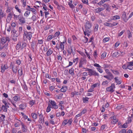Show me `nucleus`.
I'll list each match as a JSON object with an SVG mask.
<instances>
[{
    "mask_svg": "<svg viewBox=\"0 0 133 133\" xmlns=\"http://www.w3.org/2000/svg\"><path fill=\"white\" fill-rule=\"evenodd\" d=\"M91 27V24L90 22L87 21L86 22V25L85 27V30L84 32L85 35H87L88 36L90 35L89 33H91V30L90 29Z\"/></svg>",
    "mask_w": 133,
    "mask_h": 133,
    "instance_id": "nucleus-1",
    "label": "nucleus"
},
{
    "mask_svg": "<svg viewBox=\"0 0 133 133\" xmlns=\"http://www.w3.org/2000/svg\"><path fill=\"white\" fill-rule=\"evenodd\" d=\"M85 69H86V70H85L88 72V75L90 76H99V74L96 71L93 70L92 69H89L87 68H85Z\"/></svg>",
    "mask_w": 133,
    "mask_h": 133,
    "instance_id": "nucleus-2",
    "label": "nucleus"
},
{
    "mask_svg": "<svg viewBox=\"0 0 133 133\" xmlns=\"http://www.w3.org/2000/svg\"><path fill=\"white\" fill-rule=\"evenodd\" d=\"M32 37V34L31 32H28L27 31L24 30L23 37L24 39L27 38L30 40Z\"/></svg>",
    "mask_w": 133,
    "mask_h": 133,
    "instance_id": "nucleus-3",
    "label": "nucleus"
},
{
    "mask_svg": "<svg viewBox=\"0 0 133 133\" xmlns=\"http://www.w3.org/2000/svg\"><path fill=\"white\" fill-rule=\"evenodd\" d=\"M115 88V86L114 83L111 84L110 86L106 88V90L108 92H110L111 93L114 91V89Z\"/></svg>",
    "mask_w": 133,
    "mask_h": 133,
    "instance_id": "nucleus-4",
    "label": "nucleus"
},
{
    "mask_svg": "<svg viewBox=\"0 0 133 133\" xmlns=\"http://www.w3.org/2000/svg\"><path fill=\"white\" fill-rule=\"evenodd\" d=\"M0 43L2 44H4L6 43H7L10 41V39L9 37H3L0 38Z\"/></svg>",
    "mask_w": 133,
    "mask_h": 133,
    "instance_id": "nucleus-5",
    "label": "nucleus"
},
{
    "mask_svg": "<svg viewBox=\"0 0 133 133\" xmlns=\"http://www.w3.org/2000/svg\"><path fill=\"white\" fill-rule=\"evenodd\" d=\"M10 68L12 69V71L14 74H16L17 72V70L18 69L19 66L15 65V64H12L11 63L10 65Z\"/></svg>",
    "mask_w": 133,
    "mask_h": 133,
    "instance_id": "nucleus-6",
    "label": "nucleus"
},
{
    "mask_svg": "<svg viewBox=\"0 0 133 133\" xmlns=\"http://www.w3.org/2000/svg\"><path fill=\"white\" fill-rule=\"evenodd\" d=\"M72 122V118L70 119L69 120L65 119L63 122L62 123V125L65 126L67 124H68L69 125H70Z\"/></svg>",
    "mask_w": 133,
    "mask_h": 133,
    "instance_id": "nucleus-7",
    "label": "nucleus"
},
{
    "mask_svg": "<svg viewBox=\"0 0 133 133\" xmlns=\"http://www.w3.org/2000/svg\"><path fill=\"white\" fill-rule=\"evenodd\" d=\"M20 121L21 125H22L21 129L22 131L24 132H25L27 131V128L26 126L24 125V124L20 121Z\"/></svg>",
    "mask_w": 133,
    "mask_h": 133,
    "instance_id": "nucleus-8",
    "label": "nucleus"
},
{
    "mask_svg": "<svg viewBox=\"0 0 133 133\" xmlns=\"http://www.w3.org/2000/svg\"><path fill=\"white\" fill-rule=\"evenodd\" d=\"M8 68L9 67L6 64H1V72L2 73H3L5 70L8 69Z\"/></svg>",
    "mask_w": 133,
    "mask_h": 133,
    "instance_id": "nucleus-9",
    "label": "nucleus"
},
{
    "mask_svg": "<svg viewBox=\"0 0 133 133\" xmlns=\"http://www.w3.org/2000/svg\"><path fill=\"white\" fill-rule=\"evenodd\" d=\"M111 119V124H114L117 122L118 121V119H117L115 116L111 117L110 118Z\"/></svg>",
    "mask_w": 133,
    "mask_h": 133,
    "instance_id": "nucleus-10",
    "label": "nucleus"
},
{
    "mask_svg": "<svg viewBox=\"0 0 133 133\" xmlns=\"http://www.w3.org/2000/svg\"><path fill=\"white\" fill-rule=\"evenodd\" d=\"M38 122L40 123H44V118L43 116L42 113L40 114L39 115Z\"/></svg>",
    "mask_w": 133,
    "mask_h": 133,
    "instance_id": "nucleus-11",
    "label": "nucleus"
},
{
    "mask_svg": "<svg viewBox=\"0 0 133 133\" xmlns=\"http://www.w3.org/2000/svg\"><path fill=\"white\" fill-rule=\"evenodd\" d=\"M20 100L21 98L19 96L16 95L13 97L12 102L16 103L17 101H19Z\"/></svg>",
    "mask_w": 133,
    "mask_h": 133,
    "instance_id": "nucleus-12",
    "label": "nucleus"
},
{
    "mask_svg": "<svg viewBox=\"0 0 133 133\" xmlns=\"http://www.w3.org/2000/svg\"><path fill=\"white\" fill-rule=\"evenodd\" d=\"M12 13L11 12H10L8 14L7 18L6 19V21L7 23H9L10 22L12 17Z\"/></svg>",
    "mask_w": 133,
    "mask_h": 133,
    "instance_id": "nucleus-13",
    "label": "nucleus"
},
{
    "mask_svg": "<svg viewBox=\"0 0 133 133\" xmlns=\"http://www.w3.org/2000/svg\"><path fill=\"white\" fill-rule=\"evenodd\" d=\"M18 20L21 24H24L26 22L25 18L22 16H21L19 17Z\"/></svg>",
    "mask_w": 133,
    "mask_h": 133,
    "instance_id": "nucleus-14",
    "label": "nucleus"
},
{
    "mask_svg": "<svg viewBox=\"0 0 133 133\" xmlns=\"http://www.w3.org/2000/svg\"><path fill=\"white\" fill-rule=\"evenodd\" d=\"M51 105L52 106V108H54L55 109H57L58 108V105H56V103L54 101L50 100V101Z\"/></svg>",
    "mask_w": 133,
    "mask_h": 133,
    "instance_id": "nucleus-15",
    "label": "nucleus"
},
{
    "mask_svg": "<svg viewBox=\"0 0 133 133\" xmlns=\"http://www.w3.org/2000/svg\"><path fill=\"white\" fill-rule=\"evenodd\" d=\"M122 18L123 19L124 21L125 22H127L128 20V18H127V16H126V13L125 12H124L123 13V14L122 15Z\"/></svg>",
    "mask_w": 133,
    "mask_h": 133,
    "instance_id": "nucleus-16",
    "label": "nucleus"
},
{
    "mask_svg": "<svg viewBox=\"0 0 133 133\" xmlns=\"http://www.w3.org/2000/svg\"><path fill=\"white\" fill-rule=\"evenodd\" d=\"M104 8L103 7L98 8L94 10V11L96 13H99L101 11L104 10Z\"/></svg>",
    "mask_w": 133,
    "mask_h": 133,
    "instance_id": "nucleus-17",
    "label": "nucleus"
},
{
    "mask_svg": "<svg viewBox=\"0 0 133 133\" xmlns=\"http://www.w3.org/2000/svg\"><path fill=\"white\" fill-rule=\"evenodd\" d=\"M8 44L7 43L5 44L3 46H2L1 45L0 46V51L4 49V50H5V51H6L8 49Z\"/></svg>",
    "mask_w": 133,
    "mask_h": 133,
    "instance_id": "nucleus-18",
    "label": "nucleus"
},
{
    "mask_svg": "<svg viewBox=\"0 0 133 133\" xmlns=\"http://www.w3.org/2000/svg\"><path fill=\"white\" fill-rule=\"evenodd\" d=\"M5 16V15L4 13V12L2 11V9L0 8V22L1 19Z\"/></svg>",
    "mask_w": 133,
    "mask_h": 133,
    "instance_id": "nucleus-19",
    "label": "nucleus"
},
{
    "mask_svg": "<svg viewBox=\"0 0 133 133\" xmlns=\"http://www.w3.org/2000/svg\"><path fill=\"white\" fill-rule=\"evenodd\" d=\"M67 89V87L65 86H62V88L59 91L62 92H66Z\"/></svg>",
    "mask_w": 133,
    "mask_h": 133,
    "instance_id": "nucleus-20",
    "label": "nucleus"
},
{
    "mask_svg": "<svg viewBox=\"0 0 133 133\" xmlns=\"http://www.w3.org/2000/svg\"><path fill=\"white\" fill-rule=\"evenodd\" d=\"M65 42H60L59 44V49H61V51H62L64 50V44Z\"/></svg>",
    "mask_w": 133,
    "mask_h": 133,
    "instance_id": "nucleus-21",
    "label": "nucleus"
},
{
    "mask_svg": "<svg viewBox=\"0 0 133 133\" xmlns=\"http://www.w3.org/2000/svg\"><path fill=\"white\" fill-rule=\"evenodd\" d=\"M115 82L117 84H120L122 82V81L121 79L118 78L117 77H115L114 78Z\"/></svg>",
    "mask_w": 133,
    "mask_h": 133,
    "instance_id": "nucleus-22",
    "label": "nucleus"
},
{
    "mask_svg": "<svg viewBox=\"0 0 133 133\" xmlns=\"http://www.w3.org/2000/svg\"><path fill=\"white\" fill-rule=\"evenodd\" d=\"M120 18V17L117 15L114 16H112L111 17V19L112 20H115L119 19Z\"/></svg>",
    "mask_w": 133,
    "mask_h": 133,
    "instance_id": "nucleus-23",
    "label": "nucleus"
},
{
    "mask_svg": "<svg viewBox=\"0 0 133 133\" xmlns=\"http://www.w3.org/2000/svg\"><path fill=\"white\" fill-rule=\"evenodd\" d=\"M7 52L6 51H5V52H2L0 56L1 57L4 58L7 56Z\"/></svg>",
    "mask_w": 133,
    "mask_h": 133,
    "instance_id": "nucleus-24",
    "label": "nucleus"
},
{
    "mask_svg": "<svg viewBox=\"0 0 133 133\" xmlns=\"http://www.w3.org/2000/svg\"><path fill=\"white\" fill-rule=\"evenodd\" d=\"M118 52H115L112 54L111 56L114 58H115V57H118Z\"/></svg>",
    "mask_w": 133,
    "mask_h": 133,
    "instance_id": "nucleus-25",
    "label": "nucleus"
},
{
    "mask_svg": "<svg viewBox=\"0 0 133 133\" xmlns=\"http://www.w3.org/2000/svg\"><path fill=\"white\" fill-rule=\"evenodd\" d=\"M53 51L51 49H49L47 51L46 54L47 56H50L52 53Z\"/></svg>",
    "mask_w": 133,
    "mask_h": 133,
    "instance_id": "nucleus-26",
    "label": "nucleus"
},
{
    "mask_svg": "<svg viewBox=\"0 0 133 133\" xmlns=\"http://www.w3.org/2000/svg\"><path fill=\"white\" fill-rule=\"evenodd\" d=\"M111 70L112 71V73L115 75H118L119 74V72L118 70H112L111 69Z\"/></svg>",
    "mask_w": 133,
    "mask_h": 133,
    "instance_id": "nucleus-27",
    "label": "nucleus"
},
{
    "mask_svg": "<svg viewBox=\"0 0 133 133\" xmlns=\"http://www.w3.org/2000/svg\"><path fill=\"white\" fill-rule=\"evenodd\" d=\"M21 1L22 3L23 7H25L26 6L27 0H21Z\"/></svg>",
    "mask_w": 133,
    "mask_h": 133,
    "instance_id": "nucleus-28",
    "label": "nucleus"
},
{
    "mask_svg": "<svg viewBox=\"0 0 133 133\" xmlns=\"http://www.w3.org/2000/svg\"><path fill=\"white\" fill-rule=\"evenodd\" d=\"M36 45V43L34 42H31V47L32 50H34L35 46Z\"/></svg>",
    "mask_w": 133,
    "mask_h": 133,
    "instance_id": "nucleus-29",
    "label": "nucleus"
},
{
    "mask_svg": "<svg viewBox=\"0 0 133 133\" xmlns=\"http://www.w3.org/2000/svg\"><path fill=\"white\" fill-rule=\"evenodd\" d=\"M74 69L73 68H71L69 70V73L71 75H73L74 74Z\"/></svg>",
    "mask_w": 133,
    "mask_h": 133,
    "instance_id": "nucleus-30",
    "label": "nucleus"
},
{
    "mask_svg": "<svg viewBox=\"0 0 133 133\" xmlns=\"http://www.w3.org/2000/svg\"><path fill=\"white\" fill-rule=\"evenodd\" d=\"M89 98L87 97H83V102L85 103H87L88 102Z\"/></svg>",
    "mask_w": 133,
    "mask_h": 133,
    "instance_id": "nucleus-31",
    "label": "nucleus"
},
{
    "mask_svg": "<svg viewBox=\"0 0 133 133\" xmlns=\"http://www.w3.org/2000/svg\"><path fill=\"white\" fill-rule=\"evenodd\" d=\"M109 82L107 80L103 81L102 83V85L104 86H107Z\"/></svg>",
    "mask_w": 133,
    "mask_h": 133,
    "instance_id": "nucleus-32",
    "label": "nucleus"
},
{
    "mask_svg": "<svg viewBox=\"0 0 133 133\" xmlns=\"http://www.w3.org/2000/svg\"><path fill=\"white\" fill-rule=\"evenodd\" d=\"M31 116L32 118L34 119H36L37 118V114L35 113H32Z\"/></svg>",
    "mask_w": 133,
    "mask_h": 133,
    "instance_id": "nucleus-33",
    "label": "nucleus"
},
{
    "mask_svg": "<svg viewBox=\"0 0 133 133\" xmlns=\"http://www.w3.org/2000/svg\"><path fill=\"white\" fill-rule=\"evenodd\" d=\"M18 73L19 76H21L23 74V69L21 68L20 69L18 70Z\"/></svg>",
    "mask_w": 133,
    "mask_h": 133,
    "instance_id": "nucleus-34",
    "label": "nucleus"
},
{
    "mask_svg": "<svg viewBox=\"0 0 133 133\" xmlns=\"http://www.w3.org/2000/svg\"><path fill=\"white\" fill-rule=\"evenodd\" d=\"M21 42H19L17 44L16 46V48L17 50H18L20 48L21 49Z\"/></svg>",
    "mask_w": 133,
    "mask_h": 133,
    "instance_id": "nucleus-35",
    "label": "nucleus"
},
{
    "mask_svg": "<svg viewBox=\"0 0 133 133\" xmlns=\"http://www.w3.org/2000/svg\"><path fill=\"white\" fill-rule=\"evenodd\" d=\"M70 48L71 50V52L73 55L74 56L75 54V49L74 48V49L73 50L72 46L70 47Z\"/></svg>",
    "mask_w": 133,
    "mask_h": 133,
    "instance_id": "nucleus-36",
    "label": "nucleus"
},
{
    "mask_svg": "<svg viewBox=\"0 0 133 133\" xmlns=\"http://www.w3.org/2000/svg\"><path fill=\"white\" fill-rule=\"evenodd\" d=\"M30 11H25V12L24 13V16L25 17H28V16L30 15Z\"/></svg>",
    "mask_w": 133,
    "mask_h": 133,
    "instance_id": "nucleus-37",
    "label": "nucleus"
},
{
    "mask_svg": "<svg viewBox=\"0 0 133 133\" xmlns=\"http://www.w3.org/2000/svg\"><path fill=\"white\" fill-rule=\"evenodd\" d=\"M127 33L128 35V37L129 38H130L132 37L131 34L129 30H128Z\"/></svg>",
    "mask_w": 133,
    "mask_h": 133,
    "instance_id": "nucleus-38",
    "label": "nucleus"
},
{
    "mask_svg": "<svg viewBox=\"0 0 133 133\" xmlns=\"http://www.w3.org/2000/svg\"><path fill=\"white\" fill-rule=\"evenodd\" d=\"M15 8L17 10V11H18L20 14L21 13V10L19 9L17 5H16L15 6Z\"/></svg>",
    "mask_w": 133,
    "mask_h": 133,
    "instance_id": "nucleus-39",
    "label": "nucleus"
},
{
    "mask_svg": "<svg viewBox=\"0 0 133 133\" xmlns=\"http://www.w3.org/2000/svg\"><path fill=\"white\" fill-rule=\"evenodd\" d=\"M54 38V37L53 35L52 36L51 35H49L48 36L47 38V41H49L51 40L52 38Z\"/></svg>",
    "mask_w": 133,
    "mask_h": 133,
    "instance_id": "nucleus-40",
    "label": "nucleus"
},
{
    "mask_svg": "<svg viewBox=\"0 0 133 133\" xmlns=\"http://www.w3.org/2000/svg\"><path fill=\"white\" fill-rule=\"evenodd\" d=\"M5 117L4 115H1V116L0 117V121L2 122L4 120Z\"/></svg>",
    "mask_w": 133,
    "mask_h": 133,
    "instance_id": "nucleus-41",
    "label": "nucleus"
},
{
    "mask_svg": "<svg viewBox=\"0 0 133 133\" xmlns=\"http://www.w3.org/2000/svg\"><path fill=\"white\" fill-rule=\"evenodd\" d=\"M2 109L3 111H4L6 112L7 111V109L6 107H5L4 106V105H3L2 107Z\"/></svg>",
    "mask_w": 133,
    "mask_h": 133,
    "instance_id": "nucleus-42",
    "label": "nucleus"
},
{
    "mask_svg": "<svg viewBox=\"0 0 133 133\" xmlns=\"http://www.w3.org/2000/svg\"><path fill=\"white\" fill-rule=\"evenodd\" d=\"M35 101L33 100L30 101L29 102V104L32 106L35 103Z\"/></svg>",
    "mask_w": 133,
    "mask_h": 133,
    "instance_id": "nucleus-43",
    "label": "nucleus"
},
{
    "mask_svg": "<svg viewBox=\"0 0 133 133\" xmlns=\"http://www.w3.org/2000/svg\"><path fill=\"white\" fill-rule=\"evenodd\" d=\"M60 32L59 31H58L56 32L54 34V37H58L60 35Z\"/></svg>",
    "mask_w": 133,
    "mask_h": 133,
    "instance_id": "nucleus-44",
    "label": "nucleus"
},
{
    "mask_svg": "<svg viewBox=\"0 0 133 133\" xmlns=\"http://www.w3.org/2000/svg\"><path fill=\"white\" fill-rule=\"evenodd\" d=\"M26 107L25 105L24 104H21L19 105V107L22 110L24 109Z\"/></svg>",
    "mask_w": 133,
    "mask_h": 133,
    "instance_id": "nucleus-45",
    "label": "nucleus"
},
{
    "mask_svg": "<svg viewBox=\"0 0 133 133\" xmlns=\"http://www.w3.org/2000/svg\"><path fill=\"white\" fill-rule=\"evenodd\" d=\"M108 74V76L111 79H112L114 78V77L113 75L110 72Z\"/></svg>",
    "mask_w": 133,
    "mask_h": 133,
    "instance_id": "nucleus-46",
    "label": "nucleus"
},
{
    "mask_svg": "<svg viewBox=\"0 0 133 133\" xmlns=\"http://www.w3.org/2000/svg\"><path fill=\"white\" fill-rule=\"evenodd\" d=\"M109 40V38L108 37L104 38L103 40V41L104 43H105L107 42Z\"/></svg>",
    "mask_w": 133,
    "mask_h": 133,
    "instance_id": "nucleus-47",
    "label": "nucleus"
},
{
    "mask_svg": "<svg viewBox=\"0 0 133 133\" xmlns=\"http://www.w3.org/2000/svg\"><path fill=\"white\" fill-rule=\"evenodd\" d=\"M26 44L25 43H23L21 46V49H22L26 47Z\"/></svg>",
    "mask_w": 133,
    "mask_h": 133,
    "instance_id": "nucleus-48",
    "label": "nucleus"
},
{
    "mask_svg": "<svg viewBox=\"0 0 133 133\" xmlns=\"http://www.w3.org/2000/svg\"><path fill=\"white\" fill-rule=\"evenodd\" d=\"M111 23H109L107 22H105L104 23V25L105 26H107L111 27Z\"/></svg>",
    "mask_w": 133,
    "mask_h": 133,
    "instance_id": "nucleus-49",
    "label": "nucleus"
},
{
    "mask_svg": "<svg viewBox=\"0 0 133 133\" xmlns=\"http://www.w3.org/2000/svg\"><path fill=\"white\" fill-rule=\"evenodd\" d=\"M84 39L83 40V41L84 43H86L88 41V39L86 37L84 36Z\"/></svg>",
    "mask_w": 133,
    "mask_h": 133,
    "instance_id": "nucleus-50",
    "label": "nucleus"
},
{
    "mask_svg": "<svg viewBox=\"0 0 133 133\" xmlns=\"http://www.w3.org/2000/svg\"><path fill=\"white\" fill-rule=\"evenodd\" d=\"M107 128V126L105 125H104L101 126V130H103L105 129H106Z\"/></svg>",
    "mask_w": 133,
    "mask_h": 133,
    "instance_id": "nucleus-51",
    "label": "nucleus"
},
{
    "mask_svg": "<svg viewBox=\"0 0 133 133\" xmlns=\"http://www.w3.org/2000/svg\"><path fill=\"white\" fill-rule=\"evenodd\" d=\"M31 19H32L33 21H35L36 20V16L35 15H33L32 17L31 18Z\"/></svg>",
    "mask_w": 133,
    "mask_h": 133,
    "instance_id": "nucleus-52",
    "label": "nucleus"
},
{
    "mask_svg": "<svg viewBox=\"0 0 133 133\" xmlns=\"http://www.w3.org/2000/svg\"><path fill=\"white\" fill-rule=\"evenodd\" d=\"M31 11L35 15H36L37 14V11L36 9L34 8H32L31 10Z\"/></svg>",
    "mask_w": 133,
    "mask_h": 133,
    "instance_id": "nucleus-53",
    "label": "nucleus"
},
{
    "mask_svg": "<svg viewBox=\"0 0 133 133\" xmlns=\"http://www.w3.org/2000/svg\"><path fill=\"white\" fill-rule=\"evenodd\" d=\"M99 25L98 24H96L95 28H94V30L95 31H97Z\"/></svg>",
    "mask_w": 133,
    "mask_h": 133,
    "instance_id": "nucleus-54",
    "label": "nucleus"
},
{
    "mask_svg": "<svg viewBox=\"0 0 133 133\" xmlns=\"http://www.w3.org/2000/svg\"><path fill=\"white\" fill-rule=\"evenodd\" d=\"M81 75L82 76H87L88 75V73L86 72H83L81 74Z\"/></svg>",
    "mask_w": 133,
    "mask_h": 133,
    "instance_id": "nucleus-55",
    "label": "nucleus"
},
{
    "mask_svg": "<svg viewBox=\"0 0 133 133\" xmlns=\"http://www.w3.org/2000/svg\"><path fill=\"white\" fill-rule=\"evenodd\" d=\"M106 52H104L103 53L101 56V58H104L106 56Z\"/></svg>",
    "mask_w": 133,
    "mask_h": 133,
    "instance_id": "nucleus-56",
    "label": "nucleus"
},
{
    "mask_svg": "<svg viewBox=\"0 0 133 133\" xmlns=\"http://www.w3.org/2000/svg\"><path fill=\"white\" fill-rule=\"evenodd\" d=\"M97 51L96 50H95L94 51V53L93 54V56L95 58H96L97 57Z\"/></svg>",
    "mask_w": 133,
    "mask_h": 133,
    "instance_id": "nucleus-57",
    "label": "nucleus"
},
{
    "mask_svg": "<svg viewBox=\"0 0 133 133\" xmlns=\"http://www.w3.org/2000/svg\"><path fill=\"white\" fill-rule=\"evenodd\" d=\"M55 88V87L54 86H51L49 87V90L51 91H52Z\"/></svg>",
    "mask_w": 133,
    "mask_h": 133,
    "instance_id": "nucleus-58",
    "label": "nucleus"
},
{
    "mask_svg": "<svg viewBox=\"0 0 133 133\" xmlns=\"http://www.w3.org/2000/svg\"><path fill=\"white\" fill-rule=\"evenodd\" d=\"M118 24V23H116L115 22H114L112 23H111V27H112L114 26L117 25Z\"/></svg>",
    "mask_w": 133,
    "mask_h": 133,
    "instance_id": "nucleus-59",
    "label": "nucleus"
},
{
    "mask_svg": "<svg viewBox=\"0 0 133 133\" xmlns=\"http://www.w3.org/2000/svg\"><path fill=\"white\" fill-rule=\"evenodd\" d=\"M87 110L86 109H84L80 112V113L82 115L86 113L87 112Z\"/></svg>",
    "mask_w": 133,
    "mask_h": 133,
    "instance_id": "nucleus-60",
    "label": "nucleus"
},
{
    "mask_svg": "<svg viewBox=\"0 0 133 133\" xmlns=\"http://www.w3.org/2000/svg\"><path fill=\"white\" fill-rule=\"evenodd\" d=\"M82 1L83 3L87 5H88V0H82Z\"/></svg>",
    "mask_w": 133,
    "mask_h": 133,
    "instance_id": "nucleus-61",
    "label": "nucleus"
},
{
    "mask_svg": "<svg viewBox=\"0 0 133 133\" xmlns=\"http://www.w3.org/2000/svg\"><path fill=\"white\" fill-rule=\"evenodd\" d=\"M21 63V61L19 59H17L16 61V63L18 65L20 64Z\"/></svg>",
    "mask_w": 133,
    "mask_h": 133,
    "instance_id": "nucleus-62",
    "label": "nucleus"
},
{
    "mask_svg": "<svg viewBox=\"0 0 133 133\" xmlns=\"http://www.w3.org/2000/svg\"><path fill=\"white\" fill-rule=\"evenodd\" d=\"M96 18V17L94 15H92L91 16V21H94L95 19Z\"/></svg>",
    "mask_w": 133,
    "mask_h": 133,
    "instance_id": "nucleus-63",
    "label": "nucleus"
},
{
    "mask_svg": "<svg viewBox=\"0 0 133 133\" xmlns=\"http://www.w3.org/2000/svg\"><path fill=\"white\" fill-rule=\"evenodd\" d=\"M119 133H126V131L125 129H122L120 131Z\"/></svg>",
    "mask_w": 133,
    "mask_h": 133,
    "instance_id": "nucleus-64",
    "label": "nucleus"
}]
</instances>
